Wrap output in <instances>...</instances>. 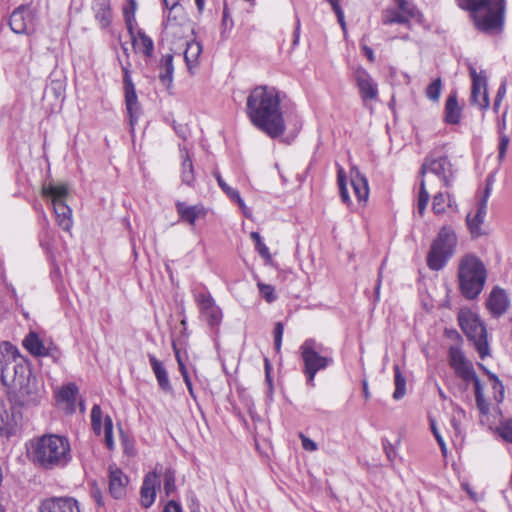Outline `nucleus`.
I'll list each match as a JSON object with an SVG mask.
<instances>
[{
    "label": "nucleus",
    "instance_id": "nucleus-29",
    "mask_svg": "<svg viewBox=\"0 0 512 512\" xmlns=\"http://www.w3.org/2000/svg\"><path fill=\"white\" fill-rule=\"evenodd\" d=\"M125 103L130 118V125L133 127L139 117V103L135 87L125 90Z\"/></svg>",
    "mask_w": 512,
    "mask_h": 512
},
{
    "label": "nucleus",
    "instance_id": "nucleus-18",
    "mask_svg": "<svg viewBox=\"0 0 512 512\" xmlns=\"http://www.w3.org/2000/svg\"><path fill=\"white\" fill-rule=\"evenodd\" d=\"M160 483V476L155 471L145 475L140 489V502L144 508H149L154 503Z\"/></svg>",
    "mask_w": 512,
    "mask_h": 512
},
{
    "label": "nucleus",
    "instance_id": "nucleus-30",
    "mask_svg": "<svg viewBox=\"0 0 512 512\" xmlns=\"http://www.w3.org/2000/svg\"><path fill=\"white\" fill-rule=\"evenodd\" d=\"M159 70V79L161 80V82L167 86L171 85L174 74L172 54H165L162 56L159 65Z\"/></svg>",
    "mask_w": 512,
    "mask_h": 512
},
{
    "label": "nucleus",
    "instance_id": "nucleus-62",
    "mask_svg": "<svg viewBox=\"0 0 512 512\" xmlns=\"http://www.w3.org/2000/svg\"><path fill=\"white\" fill-rule=\"evenodd\" d=\"M163 512H182V508L178 502L171 500L165 505Z\"/></svg>",
    "mask_w": 512,
    "mask_h": 512
},
{
    "label": "nucleus",
    "instance_id": "nucleus-51",
    "mask_svg": "<svg viewBox=\"0 0 512 512\" xmlns=\"http://www.w3.org/2000/svg\"><path fill=\"white\" fill-rule=\"evenodd\" d=\"M395 3L399 11L402 14H404L407 18L415 16L417 12L416 8L408 0H395Z\"/></svg>",
    "mask_w": 512,
    "mask_h": 512
},
{
    "label": "nucleus",
    "instance_id": "nucleus-37",
    "mask_svg": "<svg viewBox=\"0 0 512 512\" xmlns=\"http://www.w3.org/2000/svg\"><path fill=\"white\" fill-rule=\"evenodd\" d=\"M393 370H394V384H395L393 398L395 400H400L406 394V379L403 376L398 364H395L393 366Z\"/></svg>",
    "mask_w": 512,
    "mask_h": 512
},
{
    "label": "nucleus",
    "instance_id": "nucleus-56",
    "mask_svg": "<svg viewBox=\"0 0 512 512\" xmlns=\"http://www.w3.org/2000/svg\"><path fill=\"white\" fill-rule=\"evenodd\" d=\"M509 142H510L509 137L506 134L501 133L499 136V154H498V159L500 162L503 161L506 156Z\"/></svg>",
    "mask_w": 512,
    "mask_h": 512
},
{
    "label": "nucleus",
    "instance_id": "nucleus-11",
    "mask_svg": "<svg viewBox=\"0 0 512 512\" xmlns=\"http://www.w3.org/2000/svg\"><path fill=\"white\" fill-rule=\"evenodd\" d=\"M195 301L199 307L201 318L211 327L216 328L222 322V310L216 304L209 292L195 294Z\"/></svg>",
    "mask_w": 512,
    "mask_h": 512
},
{
    "label": "nucleus",
    "instance_id": "nucleus-64",
    "mask_svg": "<svg viewBox=\"0 0 512 512\" xmlns=\"http://www.w3.org/2000/svg\"><path fill=\"white\" fill-rule=\"evenodd\" d=\"M123 71H124V88H125V90L130 89V87H134V84L131 80L128 69L123 68Z\"/></svg>",
    "mask_w": 512,
    "mask_h": 512
},
{
    "label": "nucleus",
    "instance_id": "nucleus-12",
    "mask_svg": "<svg viewBox=\"0 0 512 512\" xmlns=\"http://www.w3.org/2000/svg\"><path fill=\"white\" fill-rule=\"evenodd\" d=\"M449 364L455 374L461 378L466 384L474 383L478 380V376L473 368V364L464 356L459 347L451 346L449 349Z\"/></svg>",
    "mask_w": 512,
    "mask_h": 512
},
{
    "label": "nucleus",
    "instance_id": "nucleus-20",
    "mask_svg": "<svg viewBox=\"0 0 512 512\" xmlns=\"http://www.w3.org/2000/svg\"><path fill=\"white\" fill-rule=\"evenodd\" d=\"M486 306L494 317L504 314L509 306V298L505 290L500 287L493 288L487 299Z\"/></svg>",
    "mask_w": 512,
    "mask_h": 512
},
{
    "label": "nucleus",
    "instance_id": "nucleus-58",
    "mask_svg": "<svg viewBox=\"0 0 512 512\" xmlns=\"http://www.w3.org/2000/svg\"><path fill=\"white\" fill-rule=\"evenodd\" d=\"M300 439L302 442V447L304 450L313 452L317 450V444L311 440L310 438L306 437L304 434H300Z\"/></svg>",
    "mask_w": 512,
    "mask_h": 512
},
{
    "label": "nucleus",
    "instance_id": "nucleus-43",
    "mask_svg": "<svg viewBox=\"0 0 512 512\" xmlns=\"http://www.w3.org/2000/svg\"><path fill=\"white\" fill-rule=\"evenodd\" d=\"M251 239L254 240L256 250L260 254L261 257H263L265 260L270 261L271 260V254L269 251V248L265 245V243L262 240V237L258 232H251L250 233Z\"/></svg>",
    "mask_w": 512,
    "mask_h": 512
},
{
    "label": "nucleus",
    "instance_id": "nucleus-16",
    "mask_svg": "<svg viewBox=\"0 0 512 512\" xmlns=\"http://www.w3.org/2000/svg\"><path fill=\"white\" fill-rule=\"evenodd\" d=\"M12 32H28L34 29V14L27 6H19L13 11L9 19Z\"/></svg>",
    "mask_w": 512,
    "mask_h": 512
},
{
    "label": "nucleus",
    "instance_id": "nucleus-46",
    "mask_svg": "<svg viewBox=\"0 0 512 512\" xmlns=\"http://www.w3.org/2000/svg\"><path fill=\"white\" fill-rule=\"evenodd\" d=\"M442 91V81L440 78L432 81L430 85L426 88V96L431 101H438Z\"/></svg>",
    "mask_w": 512,
    "mask_h": 512
},
{
    "label": "nucleus",
    "instance_id": "nucleus-1",
    "mask_svg": "<svg viewBox=\"0 0 512 512\" xmlns=\"http://www.w3.org/2000/svg\"><path fill=\"white\" fill-rule=\"evenodd\" d=\"M285 95L274 87L258 86L247 97L246 110L251 123L271 138L285 130L282 100Z\"/></svg>",
    "mask_w": 512,
    "mask_h": 512
},
{
    "label": "nucleus",
    "instance_id": "nucleus-49",
    "mask_svg": "<svg viewBox=\"0 0 512 512\" xmlns=\"http://www.w3.org/2000/svg\"><path fill=\"white\" fill-rule=\"evenodd\" d=\"M213 176L217 180L219 187L227 194V196L233 200L235 197H238L240 194L238 190L230 187L222 178L220 172L218 170L213 171Z\"/></svg>",
    "mask_w": 512,
    "mask_h": 512
},
{
    "label": "nucleus",
    "instance_id": "nucleus-38",
    "mask_svg": "<svg viewBox=\"0 0 512 512\" xmlns=\"http://www.w3.org/2000/svg\"><path fill=\"white\" fill-rule=\"evenodd\" d=\"M181 179L182 182L188 186H193L195 182L194 167L192 160L190 159L188 154H186L185 157H183L182 159Z\"/></svg>",
    "mask_w": 512,
    "mask_h": 512
},
{
    "label": "nucleus",
    "instance_id": "nucleus-26",
    "mask_svg": "<svg viewBox=\"0 0 512 512\" xmlns=\"http://www.w3.org/2000/svg\"><path fill=\"white\" fill-rule=\"evenodd\" d=\"M53 208L58 226L64 231H70L73 226L70 207L64 201H56Z\"/></svg>",
    "mask_w": 512,
    "mask_h": 512
},
{
    "label": "nucleus",
    "instance_id": "nucleus-47",
    "mask_svg": "<svg viewBox=\"0 0 512 512\" xmlns=\"http://www.w3.org/2000/svg\"><path fill=\"white\" fill-rule=\"evenodd\" d=\"M176 476L172 469H167L164 473V491L167 496H170L176 491Z\"/></svg>",
    "mask_w": 512,
    "mask_h": 512
},
{
    "label": "nucleus",
    "instance_id": "nucleus-32",
    "mask_svg": "<svg viewBox=\"0 0 512 512\" xmlns=\"http://www.w3.org/2000/svg\"><path fill=\"white\" fill-rule=\"evenodd\" d=\"M487 211V205H486V199H481L478 203L477 212L474 216H471V214L467 215V224L471 231V233L476 234L478 233L481 224L483 223V220L485 218Z\"/></svg>",
    "mask_w": 512,
    "mask_h": 512
},
{
    "label": "nucleus",
    "instance_id": "nucleus-15",
    "mask_svg": "<svg viewBox=\"0 0 512 512\" xmlns=\"http://www.w3.org/2000/svg\"><path fill=\"white\" fill-rule=\"evenodd\" d=\"M127 40H121L122 48L124 53L129 56L128 43L131 45V49L136 54H142L145 57H151L154 51L153 40L147 36V34H126Z\"/></svg>",
    "mask_w": 512,
    "mask_h": 512
},
{
    "label": "nucleus",
    "instance_id": "nucleus-41",
    "mask_svg": "<svg viewBox=\"0 0 512 512\" xmlns=\"http://www.w3.org/2000/svg\"><path fill=\"white\" fill-rule=\"evenodd\" d=\"M337 181H338V186H339L340 196H341L342 201L347 205L351 204V199H350L348 189H347L346 176H345L344 169L342 167L338 168Z\"/></svg>",
    "mask_w": 512,
    "mask_h": 512
},
{
    "label": "nucleus",
    "instance_id": "nucleus-10",
    "mask_svg": "<svg viewBox=\"0 0 512 512\" xmlns=\"http://www.w3.org/2000/svg\"><path fill=\"white\" fill-rule=\"evenodd\" d=\"M458 320L463 332L473 342L480 358L484 359L489 354L486 327L478 316L471 312H461Z\"/></svg>",
    "mask_w": 512,
    "mask_h": 512
},
{
    "label": "nucleus",
    "instance_id": "nucleus-5",
    "mask_svg": "<svg viewBox=\"0 0 512 512\" xmlns=\"http://www.w3.org/2000/svg\"><path fill=\"white\" fill-rule=\"evenodd\" d=\"M431 173L439 179L440 187L449 188L452 185L454 172L451 161L446 156L434 157L427 156L421 166L420 191L417 201V209L420 215L424 214L428 205L430 195L426 189L424 176Z\"/></svg>",
    "mask_w": 512,
    "mask_h": 512
},
{
    "label": "nucleus",
    "instance_id": "nucleus-22",
    "mask_svg": "<svg viewBox=\"0 0 512 512\" xmlns=\"http://www.w3.org/2000/svg\"><path fill=\"white\" fill-rule=\"evenodd\" d=\"M350 183L357 200L365 203L369 197L368 180L356 167L351 168Z\"/></svg>",
    "mask_w": 512,
    "mask_h": 512
},
{
    "label": "nucleus",
    "instance_id": "nucleus-57",
    "mask_svg": "<svg viewBox=\"0 0 512 512\" xmlns=\"http://www.w3.org/2000/svg\"><path fill=\"white\" fill-rule=\"evenodd\" d=\"M506 95V83L502 82L500 87L498 88L494 104H493V110L495 113H498L500 105L502 103V100L504 99Z\"/></svg>",
    "mask_w": 512,
    "mask_h": 512
},
{
    "label": "nucleus",
    "instance_id": "nucleus-13",
    "mask_svg": "<svg viewBox=\"0 0 512 512\" xmlns=\"http://www.w3.org/2000/svg\"><path fill=\"white\" fill-rule=\"evenodd\" d=\"M468 70L472 79L471 103L482 110H486L490 103L485 71H480L478 73L472 64L468 65Z\"/></svg>",
    "mask_w": 512,
    "mask_h": 512
},
{
    "label": "nucleus",
    "instance_id": "nucleus-59",
    "mask_svg": "<svg viewBox=\"0 0 512 512\" xmlns=\"http://www.w3.org/2000/svg\"><path fill=\"white\" fill-rule=\"evenodd\" d=\"M360 46H361L363 53L368 58V60L370 62H373L374 61V52H373L372 48L368 46V43H367V40L365 37L362 38V40L360 42Z\"/></svg>",
    "mask_w": 512,
    "mask_h": 512
},
{
    "label": "nucleus",
    "instance_id": "nucleus-21",
    "mask_svg": "<svg viewBox=\"0 0 512 512\" xmlns=\"http://www.w3.org/2000/svg\"><path fill=\"white\" fill-rule=\"evenodd\" d=\"M127 484L128 477L117 466H109V491L115 499L125 495Z\"/></svg>",
    "mask_w": 512,
    "mask_h": 512
},
{
    "label": "nucleus",
    "instance_id": "nucleus-40",
    "mask_svg": "<svg viewBox=\"0 0 512 512\" xmlns=\"http://www.w3.org/2000/svg\"><path fill=\"white\" fill-rule=\"evenodd\" d=\"M477 408L483 415L489 412V403L484 397L483 387L480 380L473 383Z\"/></svg>",
    "mask_w": 512,
    "mask_h": 512
},
{
    "label": "nucleus",
    "instance_id": "nucleus-2",
    "mask_svg": "<svg viewBox=\"0 0 512 512\" xmlns=\"http://www.w3.org/2000/svg\"><path fill=\"white\" fill-rule=\"evenodd\" d=\"M28 455L32 463L42 469L61 468L71 460L70 443L63 436L43 435L30 441Z\"/></svg>",
    "mask_w": 512,
    "mask_h": 512
},
{
    "label": "nucleus",
    "instance_id": "nucleus-53",
    "mask_svg": "<svg viewBox=\"0 0 512 512\" xmlns=\"http://www.w3.org/2000/svg\"><path fill=\"white\" fill-rule=\"evenodd\" d=\"M430 426H431L432 433L441 448V452L445 456L447 454V446H446V443H445L443 437L441 436L434 420H430Z\"/></svg>",
    "mask_w": 512,
    "mask_h": 512
},
{
    "label": "nucleus",
    "instance_id": "nucleus-24",
    "mask_svg": "<svg viewBox=\"0 0 512 512\" xmlns=\"http://www.w3.org/2000/svg\"><path fill=\"white\" fill-rule=\"evenodd\" d=\"M78 391L75 383H67L55 392L56 401L64 404L70 412H74Z\"/></svg>",
    "mask_w": 512,
    "mask_h": 512
},
{
    "label": "nucleus",
    "instance_id": "nucleus-61",
    "mask_svg": "<svg viewBox=\"0 0 512 512\" xmlns=\"http://www.w3.org/2000/svg\"><path fill=\"white\" fill-rule=\"evenodd\" d=\"M328 1L330 2V4L332 5L333 10L337 14L339 22L341 23L342 29H345V23L343 21L344 16H343L342 10L340 9L338 0H328Z\"/></svg>",
    "mask_w": 512,
    "mask_h": 512
},
{
    "label": "nucleus",
    "instance_id": "nucleus-35",
    "mask_svg": "<svg viewBox=\"0 0 512 512\" xmlns=\"http://www.w3.org/2000/svg\"><path fill=\"white\" fill-rule=\"evenodd\" d=\"M202 52V46L198 41H191L187 43L186 50L184 51V58L188 69L196 66L198 58Z\"/></svg>",
    "mask_w": 512,
    "mask_h": 512
},
{
    "label": "nucleus",
    "instance_id": "nucleus-54",
    "mask_svg": "<svg viewBox=\"0 0 512 512\" xmlns=\"http://www.w3.org/2000/svg\"><path fill=\"white\" fill-rule=\"evenodd\" d=\"M284 333V326L281 322H277L274 328V346L277 352L280 351L282 345V338Z\"/></svg>",
    "mask_w": 512,
    "mask_h": 512
},
{
    "label": "nucleus",
    "instance_id": "nucleus-34",
    "mask_svg": "<svg viewBox=\"0 0 512 512\" xmlns=\"http://www.w3.org/2000/svg\"><path fill=\"white\" fill-rule=\"evenodd\" d=\"M446 206L453 207V199L450 193L438 192L434 195L432 201V210L436 215H442L446 211Z\"/></svg>",
    "mask_w": 512,
    "mask_h": 512
},
{
    "label": "nucleus",
    "instance_id": "nucleus-19",
    "mask_svg": "<svg viewBox=\"0 0 512 512\" xmlns=\"http://www.w3.org/2000/svg\"><path fill=\"white\" fill-rule=\"evenodd\" d=\"M40 512H80L78 503L70 497L46 499L41 503Z\"/></svg>",
    "mask_w": 512,
    "mask_h": 512
},
{
    "label": "nucleus",
    "instance_id": "nucleus-33",
    "mask_svg": "<svg viewBox=\"0 0 512 512\" xmlns=\"http://www.w3.org/2000/svg\"><path fill=\"white\" fill-rule=\"evenodd\" d=\"M122 10L127 32H134L138 27L135 18L137 2L135 0H127Z\"/></svg>",
    "mask_w": 512,
    "mask_h": 512
},
{
    "label": "nucleus",
    "instance_id": "nucleus-4",
    "mask_svg": "<svg viewBox=\"0 0 512 512\" xmlns=\"http://www.w3.org/2000/svg\"><path fill=\"white\" fill-rule=\"evenodd\" d=\"M46 397V390L42 378L37 377L29 370L12 384L10 402L13 408L31 409L42 403Z\"/></svg>",
    "mask_w": 512,
    "mask_h": 512
},
{
    "label": "nucleus",
    "instance_id": "nucleus-55",
    "mask_svg": "<svg viewBox=\"0 0 512 512\" xmlns=\"http://www.w3.org/2000/svg\"><path fill=\"white\" fill-rule=\"evenodd\" d=\"M461 416H464V412L462 409H458L457 411L454 412V414L450 420V424H451L455 434L458 436H461V434H462V429H461V425H460Z\"/></svg>",
    "mask_w": 512,
    "mask_h": 512
},
{
    "label": "nucleus",
    "instance_id": "nucleus-36",
    "mask_svg": "<svg viewBox=\"0 0 512 512\" xmlns=\"http://www.w3.org/2000/svg\"><path fill=\"white\" fill-rule=\"evenodd\" d=\"M42 195L52 199L54 205L56 201H64L67 195V187L65 185H45L42 188Z\"/></svg>",
    "mask_w": 512,
    "mask_h": 512
},
{
    "label": "nucleus",
    "instance_id": "nucleus-23",
    "mask_svg": "<svg viewBox=\"0 0 512 512\" xmlns=\"http://www.w3.org/2000/svg\"><path fill=\"white\" fill-rule=\"evenodd\" d=\"M92 9L94 17L99 23L100 29H107L113 20L110 0H93Z\"/></svg>",
    "mask_w": 512,
    "mask_h": 512
},
{
    "label": "nucleus",
    "instance_id": "nucleus-60",
    "mask_svg": "<svg viewBox=\"0 0 512 512\" xmlns=\"http://www.w3.org/2000/svg\"><path fill=\"white\" fill-rule=\"evenodd\" d=\"M232 201H234L238 204L239 208L241 209L242 213L244 214V216L246 218L252 217V212H251L250 208H248L246 206V204L243 201V199L241 198L240 194L238 195V197H235Z\"/></svg>",
    "mask_w": 512,
    "mask_h": 512
},
{
    "label": "nucleus",
    "instance_id": "nucleus-42",
    "mask_svg": "<svg viewBox=\"0 0 512 512\" xmlns=\"http://www.w3.org/2000/svg\"><path fill=\"white\" fill-rule=\"evenodd\" d=\"M102 410L101 407L95 404L91 409V425L95 434L100 435L102 432Z\"/></svg>",
    "mask_w": 512,
    "mask_h": 512
},
{
    "label": "nucleus",
    "instance_id": "nucleus-44",
    "mask_svg": "<svg viewBox=\"0 0 512 512\" xmlns=\"http://www.w3.org/2000/svg\"><path fill=\"white\" fill-rule=\"evenodd\" d=\"M407 21L408 18L400 11H396L395 9H387L383 13V22L386 24L405 23Z\"/></svg>",
    "mask_w": 512,
    "mask_h": 512
},
{
    "label": "nucleus",
    "instance_id": "nucleus-27",
    "mask_svg": "<svg viewBox=\"0 0 512 512\" xmlns=\"http://www.w3.org/2000/svg\"><path fill=\"white\" fill-rule=\"evenodd\" d=\"M17 421L4 402H0V435L9 437L15 431Z\"/></svg>",
    "mask_w": 512,
    "mask_h": 512
},
{
    "label": "nucleus",
    "instance_id": "nucleus-6",
    "mask_svg": "<svg viewBox=\"0 0 512 512\" xmlns=\"http://www.w3.org/2000/svg\"><path fill=\"white\" fill-rule=\"evenodd\" d=\"M459 287L462 295L467 299H475L482 292L487 271L483 262L474 255L465 256L459 265Z\"/></svg>",
    "mask_w": 512,
    "mask_h": 512
},
{
    "label": "nucleus",
    "instance_id": "nucleus-3",
    "mask_svg": "<svg viewBox=\"0 0 512 512\" xmlns=\"http://www.w3.org/2000/svg\"><path fill=\"white\" fill-rule=\"evenodd\" d=\"M470 13L475 28L481 31H501L505 22V0H456Z\"/></svg>",
    "mask_w": 512,
    "mask_h": 512
},
{
    "label": "nucleus",
    "instance_id": "nucleus-39",
    "mask_svg": "<svg viewBox=\"0 0 512 512\" xmlns=\"http://www.w3.org/2000/svg\"><path fill=\"white\" fill-rule=\"evenodd\" d=\"M174 348V352H175V357H176V361L178 363V368H179V371L183 377V380L185 382V385L188 389V392L190 394V396L193 398V399H196V395L194 393V390H193V386H192V382H191V379H190V376H189V373H188V370H187V367L180 355V351L176 348V346L174 345L173 346Z\"/></svg>",
    "mask_w": 512,
    "mask_h": 512
},
{
    "label": "nucleus",
    "instance_id": "nucleus-25",
    "mask_svg": "<svg viewBox=\"0 0 512 512\" xmlns=\"http://www.w3.org/2000/svg\"><path fill=\"white\" fill-rule=\"evenodd\" d=\"M148 358L160 389L166 393H172L173 389L163 363L152 354H149Z\"/></svg>",
    "mask_w": 512,
    "mask_h": 512
},
{
    "label": "nucleus",
    "instance_id": "nucleus-9",
    "mask_svg": "<svg viewBox=\"0 0 512 512\" xmlns=\"http://www.w3.org/2000/svg\"><path fill=\"white\" fill-rule=\"evenodd\" d=\"M457 237L449 226H443L433 241L427 256V265L432 270L442 269L448 259L454 254Z\"/></svg>",
    "mask_w": 512,
    "mask_h": 512
},
{
    "label": "nucleus",
    "instance_id": "nucleus-52",
    "mask_svg": "<svg viewBox=\"0 0 512 512\" xmlns=\"http://www.w3.org/2000/svg\"><path fill=\"white\" fill-rule=\"evenodd\" d=\"M499 435L512 443V419L503 421L498 427Z\"/></svg>",
    "mask_w": 512,
    "mask_h": 512
},
{
    "label": "nucleus",
    "instance_id": "nucleus-63",
    "mask_svg": "<svg viewBox=\"0 0 512 512\" xmlns=\"http://www.w3.org/2000/svg\"><path fill=\"white\" fill-rule=\"evenodd\" d=\"M222 23H223L225 29H231L232 28V20L230 19V16H229V13H228V9H227L226 6L224 7V10H223Z\"/></svg>",
    "mask_w": 512,
    "mask_h": 512
},
{
    "label": "nucleus",
    "instance_id": "nucleus-28",
    "mask_svg": "<svg viewBox=\"0 0 512 512\" xmlns=\"http://www.w3.org/2000/svg\"><path fill=\"white\" fill-rule=\"evenodd\" d=\"M461 119V108L458 105L457 94L451 93L445 103V121L448 124H458Z\"/></svg>",
    "mask_w": 512,
    "mask_h": 512
},
{
    "label": "nucleus",
    "instance_id": "nucleus-48",
    "mask_svg": "<svg viewBox=\"0 0 512 512\" xmlns=\"http://www.w3.org/2000/svg\"><path fill=\"white\" fill-rule=\"evenodd\" d=\"M489 378L494 391V399L496 402H502L504 399V386L495 374L489 373Z\"/></svg>",
    "mask_w": 512,
    "mask_h": 512
},
{
    "label": "nucleus",
    "instance_id": "nucleus-7",
    "mask_svg": "<svg viewBox=\"0 0 512 512\" xmlns=\"http://www.w3.org/2000/svg\"><path fill=\"white\" fill-rule=\"evenodd\" d=\"M300 353L307 384L313 387L316 374L334 363L332 351L315 339L309 338L300 346Z\"/></svg>",
    "mask_w": 512,
    "mask_h": 512
},
{
    "label": "nucleus",
    "instance_id": "nucleus-14",
    "mask_svg": "<svg viewBox=\"0 0 512 512\" xmlns=\"http://www.w3.org/2000/svg\"><path fill=\"white\" fill-rule=\"evenodd\" d=\"M353 77L364 104L378 100V85L366 69L362 66L355 67Z\"/></svg>",
    "mask_w": 512,
    "mask_h": 512
},
{
    "label": "nucleus",
    "instance_id": "nucleus-17",
    "mask_svg": "<svg viewBox=\"0 0 512 512\" xmlns=\"http://www.w3.org/2000/svg\"><path fill=\"white\" fill-rule=\"evenodd\" d=\"M179 220L194 227L199 219L207 216L208 209L201 203L188 205L185 202L177 201L175 204Z\"/></svg>",
    "mask_w": 512,
    "mask_h": 512
},
{
    "label": "nucleus",
    "instance_id": "nucleus-45",
    "mask_svg": "<svg viewBox=\"0 0 512 512\" xmlns=\"http://www.w3.org/2000/svg\"><path fill=\"white\" fill-rule=\"evenodd\" d=\"M103 432L105 444L108 449L112 450L114 448L113 422L108 415L104 418Z\"/></svg>",
    "mask_w": 512,
    "mask_h": 512
},
{
    "label": "nucleus",
    "instance_id": "nucleus-31",
    "mask_svg": "<svg viewBox=\"0 0 512 512\" xmlns=\"http://www.w3.org/2000/svg\"><path fill=\"white\" fill-rule=\"evenodd\" d=\"M23 346L33 355L35 356H45L48 354V351L44 344L42 343L39 336L30 332L25 339L23 340Z\"/></svg>",
    "mask_w": 512,
    "mask_h": 512
},
{
    "label": "nucleus",
    "instance_id": "nucleus-50",
    "mask_svg": "<svg viewBox=\"0 0 512 512\" xmlns=\"http://www.w3.org/2000/svg\"><path fill=\"white\" fill-rule=\"evenodd\" d=\"M261 296L268 302L272 303L277 299V296L275 294V289L272 285L264 284L261 282H258L257 284Z\"/></svg>",
    "mask_w": 512,
    "mask_h": 512
},
{
    "label": "nucleus",
    "instance_id": "nucleus-8",
    "mask_svg": "<svg viewBox=\"0 0 512 512\" xmlns=\"http://www.w3.org/2000/svg\"><path fill=\"white\" fill-rule=\"evenodd\" d=\"M31 370L27 360L9 342L0 344V380L3 385H12Z\"/></svg>",
    "mask_w": 512,
    "mask_h": 512
}]
</instances>
